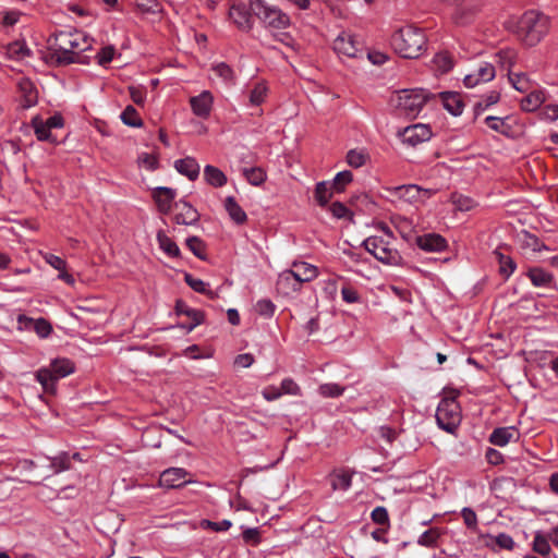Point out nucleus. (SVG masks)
Returning <instances> with one entry per match:
<instances>
[{
  "label": "nucleus",
  "mask_w": 558,
  "mask_h": 558,
  "mask_svg": "<svg viewBox=\"0 0 558 558\" xmlns=\"http://www.w3.org/2000/svg\"><path fill=\"white\" fill-rule=\"evenodd\" d=\"M505 27L527 47L536 46L548 33L550 19L538 10H527L520 17H510Z\"/></svg>",
  "instance_id": "f257e3e1"
},
{
  "label": "nucleus",
  "mask_w": 558,
  "mask_h": 558,
  "mask_svg": "<svg viewBox=\"0 0 558 558\" xmlns=\"http://www.w3.org/2000/svg\"><path fill=\"white\" fill-rule=\"evenodd\" d=\"M391 45L401 57L414 59L426 50L427 38L422 28L405 25L393 33Z\"/></svg>",
  "instance_id": "f03ea898"
},
{
  "label": "nucleus",
  "mask_w": 558,
  "mask_h": 558,
  "mask_svg": "<svg viewBox=\"0 0 558 558\" xmlns=\"http://www.w3.org/2000/svg\"><path fill=\"white\" fill-rule=\"evenodd\" d=\"M74 363L66 357H58L50 362L48 367H41L36 372V379L46 392H53L59 379L74 373Z\"/></svg>",
  "instance_id": "7ed1b4c3"
},
{
  "label": "nucleus",
  "mask_w": 558,
  "mask_h": 558,
  "mask_svg": "<svg viewBox=\"0 0 558 558\" xmlns=\"http://www.w3.org/2000/svg\"><path fill=\"white\" fill-rule=\"evenodd\" d=\"M427 100V93L424 89H402L397 92L390 99L391 106L399 114L415 118Z\"/></svg>",
  "instance_id": "20e7f679"
},
{
  "label": "nucleus",
  "mask_w": 558,
  "mask_h": 558,
  "mask_svg": "<svg viewBox=\"0 0 558 558\" xmlns=\"http://www.w3.org/2000/svg\"><path fill=\"white\" fill-rule=\"evenodd\" d=\"M364 248L377 260L390 266H398L402 262L399 251L392 246L391 242L379 235H372L363 241Z\"/></svg>",
  "instance_id": "39448f33"
},
{
  "label": "nucleus",
  "mask_w": 558,
  "mask_h": 558,
  "mask_svg": "<svg viewBox=\"0 0 558 558\" xmlns=\"http://www.w3.org/2000/svg\"><path fill=\"white\" fill-rule=\"evenodd\" d=\"M253 13L270 29H284L290 25V17L265 0H251Z\"/></svg>",
  "instance_id": "423d86ee"
},
{
  "label": "nucleus",
  "mask_w": 558,
  "mask_h": 558,
  "mask_svg": "<svg viewBox=\"0 0 558 558\" xmlns=\"http://www.w3.org/2000/svg\"><path fill=\"white\" fill-rule=\"evenodd\" d=\"M493 60L480 59L473 63L472 69L463 77V84L468 88H473L481 83L492 81L496 75L495 62L501 59L500 53L490 56Z\"/></svg>",
  "instance_id": "0eeeda50"
},
{
  "label": "nucleus",
  "mask_w": 558,
  "mask_h": 558,
  "mask_svg": "<svg viewBox=\"0 0 558 558\" xmlns=\"http://www.w3.org/2000/svg\"><path fill=\"white\" fill-rule=\"evenodd\" d=\"M71 39L72 29L58 31L48 38L49 49L53 51V56L60 64L77 62L76 57L72 53Z\"/></svg>",
  "instance_id": "6e6552de"
},
{
  "label": "nucleus",
  "mask_w": 558,
  "mask_h": 558,
  "mask_svg": "<svg viewBox=\"0 0 558 558\" xmlns=\"http://www.w3.org/2000/svg\"><path fill=\"white\" fill-rule=\"evenodd\" d=\"M435 416L441 429L453 433L460 424V407L454 399H441Z\"/></svg>",
  "instance_id": "1a4fd4ad"
},
{
  "label": "nucleus",
  "mask_w": 558,
  "mask_h": 558,
  "mask_svg": "<svg viewBox=\"0 0 558 558\" xmlns=\"http://www.w3.org/2000/svg\"><path fill=\"white\" fill-rule=\"evenodd\" d=\"M252 8L241 1L233 2L228 9V21L240 32L248 33L253 28Z\"/></svg>",
  "instance_id": "9d476101"
},
{
  "label": "nucleus",
  "mask_w": 558,
  "mask_h": 558,
  "mask_svg": "<svg viewBox=\"0 0 558 558\" xmlns=\"http://www.w3.org/2000/svg\"><path fill=\"white\" fill-rule=\"evenodd\" d=\"M332 48L338 56L347 58H360L364 53L362 43L348 32H341L336 37Z\"/></svg>",
  "instance_id": "9b49d317"
},
{
  "label": "nucleus",
  "mask_w": 558,
  "mask_h": 558,
  "mask_svg": "<svg viewBox=\"0 0 558 558\" xmlns=\"http://www.w3.org/2000/svg\"><path fill=\"white\" fill-rule=\"evenodd\" d=\"M391 195L409 204H418L427 199L430 196V192L421 189L416 184H408L393 187Z\"/></svg>",
  "instance_id": "f8f14e48"
},
{
  "label": "nucleus",
  "mask_w": 558,
  "mask_h": 558,
  "mask_svg": "<svg viewBox=\"0 0 558 558\" xmlns=\"http://www.w3.org/2000/svg\"><path fill=\"white\" fill-rule=\"evenodd\" d=\"M400 137L404 144L414 147L429 141L432 137V130L427 124H412L403 129L400 133Z\"/></svg>",
  "instance_id": "ddd939ff"
},
{
  "label": "nucleus",
  "mask_w": 558,
  "mask_h": 558,
  "mask_svg": "<svg viewBox=\"0 0 558 558\" xmlns=\"http://www.w3.org/2000/svg\"><path fill=\"white\" fill-rule=\"evenodd\" d=\"M189 475L190 473L183 468L166 469L159 476V486L168 489L180 488L192 482L186 478Z\"/></svg>",
  "instance_id": "4468645a"
},
{
  "label": "nucleus",
  "mask_w": 558,
  "mask_h": 558,
  "mask_svg": "<svg viewBox=\"0 0 558 558\" xmlns=\"http://www.w3.org/2000/svg\"><path fill=\"white\" fill-rule=\"evenodd\" d=\"M214 105V96L209 90H203L199 95L190 98L192 112L201 118H209Z\"/></svg>",
  "instance_id": "2eb2a0df"
},
{
  "label": "nucleus",
  "mask_w": 558,
  "mask_h": 558,
  "mask_svg": "<svg viewBox=\"0 0 558 558\" xmlns=\"http://www.w3.org/2000/svg\"><path fill=\"white\" fill-rule=\"evenodd\" d=\"M177 197V191L167 186H157L153 190V198L161 214H169Z\"/></svg>",
  "instance_id": "dca6fc26"
},
{
  "label": "nucleus",
  "mask_w": 558,
  "mask_h": 558,
  "mask_svg": "<svg viewBox=\"0 0 558 558\" xmlns=\"http://www.w3.org/2000/svg\"><path fill=\"white\" fill-rule=\"evenodd\" d=\"M175 208L178 209V213L174 215L175 223L192 226L198 222L199 214L190 203L180 199L175 203Z\"/></svg>",
  "instance_id": "f3484780"
},
{
  "label": "nucleus",
  "mask_w": 558,
  "mask_h": 558,
  "mask_svg": "<svg viewBox=\"0 0 558 558\" xmlns=\"http://www.w3.org/2000/svg\"><path fill=\"white\" fill-rule=\"evenodd\" d=\"M520 434L514 426L495 428L488 437V441L497 447H505L512 441L519 440Z\"/></svg>",
  "instance_id": "a211bd4d"
},
{
  "label": "nucleus",
  "mask_w": 558,
  "mask_h": 558,
  "mask_svg": "<svg viewBox=\"0 0 558 558\" xmlns=\"http://www.w3.org/2000/svg\"><path fill=\"white\" fill-rule=\"evenodd\" d=\"M175 313L181 316L184 315L190 318L189 324H182V328L186 329L187 332H191L195 327L201 325L204 320V313L190 307L185 302L179 300L175 303Z\"/></svg>",
  "instance_id": "6ab92c4d"
},
{
  "label": "nucleus",
  "mask_w": 558,
  "mask_h": 558,
  "mask_svg": "<svg viewBox=\"0 0 558 558\" xmlns=\"http://www.w3.org/2000/svg\"><path fill=\"white\" fill-rule=\"evenodd\" d=\"M416 244L426 252H442L447 247V241L439 234L427 233L416 238Z\"/></svg>",
  "instance_id": "aec40b11"
},
{
  "label": "nucleus",
  "mask_w": 558,
  "mask_h": 558,
  "mask_svg": "<svg viewBox=\"0 0 558 558\" xmlns=\"http://www.w3.org/2000/svg\"><path fill=\"white\" fill-rule=\"evenodd\" d=\"M482 8L483 3L481 1L469 2L456 11L453 20L459 25L469 24L477 16V14L482 11Z\"/></svg>",
  "instance_id": "412c9836"
},
{
  "label": "nucleus",
  "mask_w": 558,
  "mask_h": 558,
  "mask_svg": "<svg viewBox=\"0 0 558 558\" xmlns=\"http://www.w3.org/2000/svg\"><path fill=\"white\" fill-rule=\"evenodd\" d=\"M174 169L182 175H185L190 181H195L201 171L199 163L194 157H185L174 161Z\"/></svg>",
  "instance_id": "4be33fe9"
},
{
  "label": "nucleus",
  "mask_w": 558,
  "mask_h": 558,
  "mask_svg": "<svg viewBox=\"0 0 558 558\" xmlns=\"http://www.w3.org/2000/svg\"><path fill=\"white\" fill-rule=\"evenodd\" d=\"M444 108L454 117L462 114L464 104L460 94L454 92H442L439 94Z\"/></svg>",
  "instance_id": "5701e85b"
},
{
  "label": "nucleus",
  "mask_w": 558,
  "mask_h": 558,
  "mask_svg": "<svg viewBox=\"0 0 558 558\" xmlns=\"http://www.w3.org/2000/svg\"><path fill=\"white\" fill-rule=\"evenodd\" d=\"M94 39L84 31L72 29V53L78 61V54L83 51L89 50L93 47Z\"/></svg>",
  "instance_id": "b1692460"
},
{
  "label": "nucleus",
  "mask_w": 558,
  "mask_h": 558,
  "mask_svg": "<svg viewBox=\"0 0 558 558\" xmlns=\"http://www.w3.org/2000/svg\"><path fill=\"white\" fill-rule=\"evenodd\" d=\"M291 269L301 284L313 281L318 276L317 267L306 262H294Z\"/></svg>",
  "instance_id": "393cba45"
},
{
  "label": "nucleus",
  "mask_w": 558,
  "mask_h": 558,
  "mask_svg": "<svg viewBox=\"0 0 558 558\" xmlns=\"http://www.w3.org/2000/svg\"><path fill=\"white\" fill-rule=\"evenodd\" d=\"M277 287L286 293H289L301 291L302 286L295 277V274L290 268L279 274Z\"/></svg>",
  "instance_id": "a878e982"
},
{
  "label": "nucleus",
  "mask_w": 558,
  "mask_h": 558,
  "mask_svg": "<svg viewBox=\"0 0 558 558\" xmlns=\"http://www.w3.org/2000/svg\"><path fill=\"white\" fill-rule=\"evenodd\" d=\"M526 276L532 284L537 288H548L554 282V276L541 267L529 268Z\"/></svg>",
  "instance_id": "bb28decb"
},
{
  "label": "nucleus",
  "mask_w": 558,
  "mask_h": 558,
  "mask_svg": "<svg viewBox=\"0 0 558 558\" xmlns=\"http://www.w3.org/2000/svg\"><path fill=\"white\" fill-rule=\"evenodd\" d=\"M267 95H268L267 84L263 81L255 82L247 89L248 105L252 107L260 106L266 100Z\"/></svg>",
  "instance_id": "cd10ccee"
},
{
  "label": "nucleus",
  "mask_w": 558,
  "mask_h": 558,
  "mask_svg": "<svg viewBox=\"0 0 558 558\" xmlns=\"http://www.w3.org/2000/svg\"><path fill=\"white\" fill-rule=\"evenodd\" d=\"M204 180L213 187H222L227 184V175L217 167L207 165L204 167Z\"/></svg>",
  "instance_id": "c85d7f7f"
},
{
  "label": "nucleus",
  "mask_w": 558,
  "mask_h": 558,
  "mask_svg": "<svg viewBox=\"0 0 558 558\" xmlns=\"http://www.w3.org/2000/svg\"><path fill=\"white\" fill-rule=\"evenodd\" d=\"M545 101V94L543 90L533 88L526 93V96L521 99V108L524 111H534L538 109Z\"/></svg>",
  "instance_id": "c756f323"
},
{
  "label": "nucleus",
  "mask_w": 558,
  "mask_h": 558,
  "mask_svg": "<svg viewBox=\"0 0 558 558\" xmlns=\"http://www.w3.org/2000/svg\"><path fill=\"white\" fill-rule=\"evenodd\" d=\"M211 71L223 84L232 86L235 84L236 75L234 70L226 62H218L211 65Z\"/></svg>",
  "instance_id": "7c9ffc66"
},
{
  "label": "nucleus",
  "mask_w": 558,
  "mask_h": 558,
  "mask_svg": "<svg viewBox=\"0 0 558 558\" xmlns=\"http://www.w3.org/2000/svg\"><path fill=\"white\" fill-rule=\"evenodd\" d=\"M78 459V453L70 456L68 452H62L51 459H49V469L53 474L61 473L71 469V460Z\"/></svg>",
  "instance_id": "2f4dec72"
},
{
  "label": "nucleus",
  "mask_w": 558,
  "mask_h": 558,
  "mask_svg": "<svg viewBox=\"0 0 558 558\" xmlns=\"http://www.w3.org/2000/svg\"><path fill=\"white\" fill-rule=\"evenodd\" d=\"M450 203L453 205L456 210L462 213L474 210L478 206V203L475 199L458 192L451 194Z\"/></svg>",
  "instance_id": "473e14b6"
},
{
  "label": "nucleus",
  "mask_w": 558,
  "mask_h": 558,
  "mask_svg": "<svg viewBox=\"0 0 558 558\" xmlns=\"http://www.w3.org/2000/svg\"><path fill=\"white\" fill-rule=\"evenodd\" d=\"M225 209L229 214L230 218L238 225H242L246 221L247 216L242 207L238 204L233 196H228L225 201Z\"/></svg>",
  "instance_id": "72a5a7b5"
},
{
  "label": "nucleus",
  "mask_w": 558,
  "mask_h": 558,
  "mask_svg": "<svg viewBox=\"0 0 558 558\" xmlns=\"http://www.w3.org/2000/svg\"><path fill=\"white\" fill-rule=\"evenodd\" d=\"M31 124L38 141L57 143V137L52 135L51 130L44 123V120L40 117H34Z\"/></svg>",
  "instance_id": "f704fd0d"
},
{
  "label": "nucleus",
  "mask_w": 558,
  "mask_h": 558,
  "mask_svg": "<svg viewBox=\"0 0 558 558\" xmlns=\"http://www.w3.org/2000/svg\"><path fill=\"white\" fill-rule=\"evenodd\" d=\"M184 281L195 292L205 294V295L209 296L210 299H215L217 295L214 291H211L208 288L209 284L207 282L203 281L199 278L194 277L191 274H185Z\"/></svg>",
  "instance_id": "c9c22d12"
},
{
  "label": "nucleus",
  "mask_w": 558,
  "mask_h": 558,
  "mask_svg": "<svg viewBox=\"0 0 558 558\" xmlns=\"http://www.w3.org/2000/svg\"><path fill=\"white\" fill-rule=\"evenodd\" d=\"M433 68L440 74L449 72L453 68L452 56L447 51L436 53L433 58Z\"/></svg>",
  "instance_id": "e433bc0d"
},
{
  "label": "nucleus",
  "mask_w": 558,
  "mask_h": 558,
  "mask_svg": "<svg viewBox=\"0 0 558 558\" xmlns=\"http://www.w3.org/2000/svg\"><path fill=\"white\" fill-rule=\"evenodd\" d=\"M509 82L517 90L521 93H527L535 88L533 82L529 78L525 73H509Z\"/></svg>",
  "instance_id": "4c0bfd02"
},
{
  "label": "nucleus",
  "mask_w": 558,
  "mask_h": 558,
  "mask_svg": "<svg viewBox=\"0 0 558 558\" xmlns=\"http://www.w3.org/2000/svg\"><path fill=\"white\" fill-rule=\"evenodd\" d=\"M157 242L162 252L170 257H178L180 248L162 230L157 232Z\"/></svg>",
  "instance_id": "58836bf2"
},
{
  "label": "nucleus",
  "mask_w": 558,
  "mask_h": 558,
  "mask_svg": "<svg viewBox=\"0 0 558 558\" xmlns=\"http://www.w3.org/2000/svg\"><path fill=\"white\" fill-rule=\"evenodd\" d=\"M333 490H348L352 484V475L348 471L333 473L330 478Z\"/></svg>",
  "instance_id": "ea45409f"
},
{
  "label": "nucleus",
  "mask_w": 558,
  "mask_h": 558,
  "mask_svg": "<svg viewBox=\"0 0 558 558\" xmlns=\"http://www.w3.org/2000/svg\"><path fill=\"white\" fill-rule=\"evenodd\" d=\"M494 254L499 264L500 275L505 276L506 278L510 277L517 268L514 260L510 256L505 255L499 250H496Z\"/></svg>",
  "instance_id": "a19ab883"
},
{
  "label": "nucleus",
  "mask_w": 558,
  "mask_h": 558,
  "mask_svg": "<svg viewBox=\"0 0 558 558\" xmlns=\"http://www.w3.org/2000/svg\"><path fill=\"white\" fill-rule=\"evenodd\" d=\"M332 196V185L326 181L318 182L315 186L314 197L319 206L328 204Z\"/></svg>",
  "instance_id": "79ce46f5"
},
{
  "label": "nucleus",
  "mask_w": 558,
  "mask_h": 558,
  "mask_svg": "<svg viewBox=\"0 0 558 558\" xmlns=\"http://www.w3.org/2000/svg\"><path fill=\"white\" fill-rule=\"evenodd\" d=\"M120 119L128 126L140 128L143 125V121L137 110L131 105L126 106L121 112Z\"/></svg>",
  "instance_id": "37998d69"
},
{
  "label": "nucleus",
  "mask_w": 558,
  "mask_h": 558,
  "mask_svg": "<svg viewBox=\"0 0 558 558\" xmlns=\"http://www.w3.org/2000/svg\"><path fill=\"white\" fill-rule=\"evenodd\" d=\"M391 221L400 235L404 240H409L414 229L413 222L409 218L402 216H396Z\"/></svg>",
  "instance_id": "c03bdc74"
},
{
  "label": "nucleus",
  "mask_w": 558,
  "mask_h": 558,
  "mask_svg": "<svg viewBox=\"0 0 558 558\" xmlns=\"http://www.w3.org/2000/svg\"><path fill=\"white\" fill-rule=\"evenodd\" d=\"M243 175L252 185L259 186L267 178L266 172L259 167L244 168Z\"/></svg>",
  "instance_id": "a18cd8bd"
},
{
  "label": "nucleus",
  "mask_w": 558,
  "mask_h": 558,
  "mask_svg": "<svg viewBox=\"0 0 558 558\" xmlns=\"http://www.w3.org/2000/svg\"><path fill=\"white\" fill-rule=\"evenodd\" d=\"M344 391L345 387L336 383H326L318 387V393L323 398H338L342 396Z\"/></svg>",
  "instance_id": "49530a36"
},
{
  "label": "nucleus",
  "mask_w": 558,
  "mask_h": 558,
  "mask_svg": "<svg viewBox=\"0 0 558 558\" xmlns=\"http://www.w3.org/2000/svg\"><path fill=\"white\" fill-rule=\"evenodd\" d=\"M441 535V532L437 527H432L420 535L417 544L424 547H435Z\"/></svg>",
  "instance_id": "de8ad7c7"
},
{
  "label": "nucleus",
  "mask_w": 558,
  "mask_h": 558,
  "mask_svg": "<svg viewBox=\"0 0 558 558\" xmlns=\"http://www.w3.org/2000/svg\"><path fill=\"white\" fill-rule=\"evenodd\" d=\"M347 162L353 168H361L368 159V154L364 149H351L347 154Z\"/></svg>",
  "instance_id": "09e8293b"
},
{
  "label": "nucleus",
  "mask_w": 558,
  "mask_h": 558,
  "mask_svg": "<svg viewBox=\"0 0 558 558\" xmlns=\"http://www.w3.org/2000/svg\"><path fill=\"white\" fill-rule=\"evenodd\" d=\"M20 88L24 94L23 106L26 108L34 106L37 102V92L33 84L29 81H24L20 83Z\"/></svg>",
  "instance_id": "8fccbe9b"
},
{
  "label": "nucleus",
  "mask_w": 558,
  "mask_h": 558,
  "mask_svg": "<svg viewBox=\"0 0 558 558\" xmlns=\"http://www.w3.org/2000/svg\"><path fill=\"white\" fill-rule=\"evenodd\" d=\"M337 279L344 281V284L341 288L342 300L349 304L357 303L360 301L357 291L347 282L344 277L338 276Z\"/></svg>",
  "instance_id": "3c124183"
},
{
  "label": "nucleus",
  "mask_w": 558,
  "mask_h": 558,
  "mask_svg": "<svg viewBox=\"0 0 558 558\" xmlns=\"http://www.w3.org/2000/svg\"><path fill=\"white\" fill-rule=\"evenodd\" d=\"M353 180V174L351 171L349 170H343V171H340L338 172L333 180H332V187L338 191V192H341L344 190V187L351 183Z\"/></svg>",
  "instance_id": "603ef678"
},
{
  "label": "nucleus",
  "mask_w": 558,
  "mask_h": 558,
  "mask_svg": "<svg viewBox=\"0 0 558 558\" xmlns=\"http://www.w3.org/2000/svg\"><path fill=\"white\" fill-rule=\"evenodd\" d=\"M186 246L198 258H205V243L198 236H190L186 239Z\"/></svg>",
  "instance_id": "864d4df0"
},
{
  "label": "nucleus",
  "mask_w": 558,
  "mask_h": 558,
  "mask_svg": "<svg viewBox=\"0 0 558 558\" xmlns=\"http://www.w3.org/2000/svg\"><path fill=\"white\" fill-rule=\"evenodd\" d=\"M533 550L542 556H547L550 553V545L541 533L534 536Z\"/></svg>",
  "instance_id": "5fc2aeb1"
},
{
  "label": "nucleus",
  "mask_w": 558,
  "mask_h": 558,
  "mask_svg": "<svg viewBox=\"0 0 558 558\" xmlns=\"http://www.w3.org/2000/svg\"><path fill=\"white\" fill-rule=\"evenodd\" d=\"M498 100H499V94L496 92H492L488 95H486L483 99L478 100L475 104L474 109L477 113H480V112L486 110L487 108H489L490 106L497 104Z\"/></svg>",
  "instance_id": "6e6d98bb"
},
{
  "label": "nucleus",
  "mask_w": 558,
  "mask_h": 558,
  "mask_svg": "<svg viewBox=\"0 0 558 558\" xmlns=\"http://www.w3.org/2000/svg\"><path fill=\"white\" fill-rule=\"evenodd\" d=\"M33 330L38 335V337L45 339L52 332V327L45 318H37L35 319Z\"/></svg>",
  "instance_id": "4d7b16f0"
},
{
  "label": "nucleus",
  "mask_w": 558,
  "mask_h": 558,
  "mask_svg": "<svg viewBox=\"0 0 558 558\" xmlns=\"http://www.w3.org/2000/svg\"><path fill=\"white\" fill-rule=\"evenodd\" d=\"M137 9L143 13H159L161 5L158 0H137Z\"/></svg>",
  "instance_id": "13d9d810"
},
{
  "label": "nucleus",
  "mask_w": 558,
  "mask_h": 558,
  "mask_svg": "<svg viewBox=\"0 0 558 558\" xmlns=\"http://www.w3.org/2000/svg\"><path fill=\"white\" fill-rule=\"evenodd\" d=\"M114 52L116 49L113 46H106L101 48L96 54L97 63L102 66L107 65L112 61Z\"/></svg>",
  "instance_id": "bf43d9fd"
},
{
  "label": "nucleus",
  "mask_w": 558,
  "mask_h": 558,
  "mask_svg": "<svg viewBox=\"0 0 558 558\" xmlns=\"http://www.w3.org/2000/svg\"><path fill=\"white\" fill-rule=\"evenodd\" d=\"M280 389L282 395L301 396V388L292 378H284Z\"/></svg>",
  "instance_id": "052dcab7"
},
{
  "label": "nucleus",
  "mask_w": 558,
  "mask_h": 558,
  "mask_svg": "<svg viewBox=\"0 0 558 558\" xmlns=\"http://www.w3.org/2000/svg\"><path fill=\"white\" fill-rule=\"evenodd\" d=\"M373 522L380 525H389V514L385 507L378 506L371 513Z\"/></svg>",
  "instance_id": "680f3d73"
},
{
  "label": "nucleus",
  "mask_w": 558,
  "mask_h": 558,
  "mask_svg": "<svg viewBox=\"0 0 558 558\" xmlns=\"http://www.w3.org/2000/svg\"><path fill=\"white\" fill-rule=\"evenodd\" d=\"M275 304L268 299L259 300L256 303V311L262 316L271 317L275 313Z\"/></svg>",
  "instance_id": "e2e57ef3"
},
{
  "label": "nucleus",
  "mask_w": 558,
  "mask_h": 558,
  "mask_svg": "<svg viewBox=\"0 0 558 558\" xmlns=\"http://www.w3.org/2000/svg\"><path fill=\"white\" fill-rule=\"evenodd\" d=\"M461 515L468 529L475 531L477 527V515L475 511L469 507H465L461 510Z\"/></svg>",
  "instance_id": "0e129e2a"
},
{
  "label": "nucleus",
  "mask_w": 558,
  "mask_h": 558,
  "mask_svg": "<svg viewBox=\"0 0 558 558\" xmlns=\"http://www.w3.org/2000/svg\"><path fill=\"white\" fill-rule=\"evenodd\" d=\"M242 538L247 544L258 545L260 543L259 530L257 527H246L242 532Z\"/></svg>",
  "instance_id": "69168bd1"
},
{
  "label": "nucleus",
  "mask_w": 558,
  "mask_h": 558,
  "mask_svg": "<svg viewBox=\"0 0 558 558\" xmlns=\"http://www.w3.org/2000/svg\"><path fill=\"white\" fill-rule=\"evenodd\" d=\"M203 526L208 527L215 532H225V531H228L232 526V523L229 520H221L218 522L205 520V521H203Z\"/></svg>",
  "instance_id": "338daca9"
},
{
  "label": "nucleus",
  "mask_w": 558,
  "mask_h": 558,
  "mask_svg": "<svg viewBox=\"0 0 558 558\" xmlns=\"http://www.w3.org/2000/svg\"><path fill=\"white\" fill-rule=\"evenodd\" d=\"M45 262L56 270H63L66 268V262L60 256L47 253L44 256Z\"/></svg>",
  "instance_id": "774afa93"
}]
</instances>
